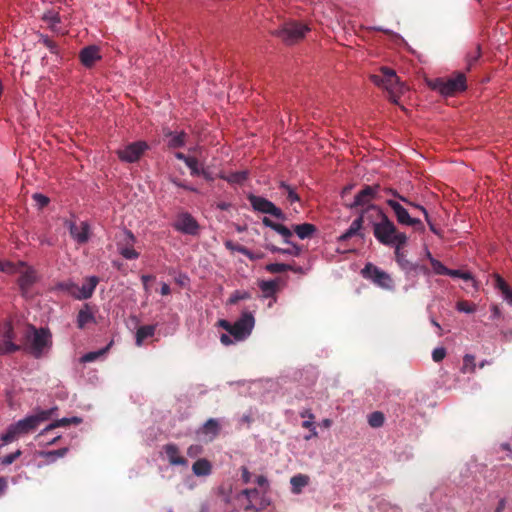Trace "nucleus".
I'll return each instance as SVG.
<instances>
[{
	"mask_svg": "<svg viewBox=\"0 0 512 512\" xmlns=\"http://www.w3.org/2000/svg\"><path fill=\"white\" fill-rule=\"evenodd\" d=\"M56 410L57 407L49 409L37 408L32 414H28L23 419L10 424L6 431L0 435V440L3 442L2 445L10 444L20 437L33 432L41 423L49 420Z\"/></svg>",
	"mask_w": 512,
	"mask_h": 512,
	"instance_id": "f257e3e1",
	"label": "nucleus"
},
{
	"mask_svg": "<svg viewBox=\"0 0 512 512\" xmlns=\"http://www.w3.org/2000/svg\"><path fill=\"white\" fill-rule=\"evenodd\" d=\"M374 215L378 221H371L373 235L376 240L386 246L396 247L397 245H405L408 237L404 232L397 230L396 225L384 213L379 206H373Z\"/></svg>",
	"mask_w": 512,
	"mask_h": 512,
	"instance_id": "f03ea898",
	"label": "nucleus"
},
{
	"mask_svg": "<svg viewBox=\"0 0 512 512\" xmlns=\"http://www.w3.org/2000/svg\"><path fill=\"white\" fill-rule=\"evenodd\" d=\"M27 351L36 359L46 356L52 348V333L48 328L29 326L26 332Z\"/></svg>",
	"mask_w": 512,
	"mask_h": 512,
	"instance_id": "7ed1b4c3",
	"label": "nucleus"
},
{
	"mask_svg": "<svg viewBox=\"0 0 512 512\" xmlns=\"http://www.w3.org/2000/svg\"><path fill=\"white\" fill-rule=\"evenodd\" d=\"M255 326V318L252 312L244 311L241 316L232 325V338L227 334H222L220 342L229 346L247 339Z\"/></svg>",
	"mask_w": 512,
	"mask_h": 512,
	"instance_id": "20e7f679",
	"label": "nucleus"
},
{
	"mask_svg": "<svg viewBox=\"0 0 512 512\" xmlns=\"http://www.w3.org/2000/svg\"><path fill=\"white\" fill-rule=\"evenodd\" d=\"M380 185H366L361 189L354 197V201L348 205V208L355 209L357 207H363L364 210L361 212L363 218L369 213L374 214L375 206L372 202L379 199Z\"/></svg>",
	"mask_w": 512,
	"mask_h": 512,
	"instance_id": "39448f33",
	"label": "nucleus"
},
{
	"mask_svg": "<svg viewBox=\"0 0 512 512\" xmlns=\"http://www.w3.org/2000/svg\"><path fill=\"white\" fill-rule=\"evenodd\" d=\"M361 275L363 278L371 281L381 289L388 291H392L394 289V283L391 276L370 262L365 264L361 270Z\"/></svg>",
	"mask_w": 512,
	"mask_h": 512,
	"instance_id": "423d86ee",
	"label": "nucleus"
},
{
	"mask_svg": "<svg viewBox=\"0 0 512 512\" xmlns=\"http://www.w3.org/2000/svg\"><path fill=\"white\" fill-rule=\"evenodd\" d=\"M17 274H19L17 282L22 296L30 298L32 296L31 288L38 280L36 270L25 262L20 261V269Z\"/></svg>",
	"mask_w": 512,
	"mask_h": 512,
	"instance_id": "0eeeda50",
	"label": "nucleus"
},
{
	"mask_svg": "<svg viewBox=\"0 0 512 512\" xmlns=\"http://www.w3.org/2000/svg\"><path fill=\"white\" fill-rule=\"evenodd\" d=\"M247 199L254 211L263 214H270L279 220L286 219V216L283 213V211L270 200L262 196H256L254 194H249L247 196Z\"/></svg>",
	"mask_w": 512,
	"mask_h": 512,
	"instance_id": "6e6552de",
	"label": "nucleus"
},
{
	"mask_svg": "<svg viewBox=\"0 0 512 512\" xmlns=\"http://www.w3.org/2000/svg\"><path fill=\"white\" fill-rule=\"evenodd\" d=\"M308 30L309 28L306 25L296 22H289L277 30L276 35L286 44H294L301 40Z\"/></svg>",
	"mask_w": 512,
	"mask_h": 512,
	"instance_id": "1a4fd4ad",
	"label": "nucleus"
},
{
	"mask_svg": "<svg viewBox=\"0 0 512 512\" xmlns=\"http://www.w3.org/2000/svg\"><path fill=\"white\" fill-rule=\"evenodd\" d=\"M136 238L134 234L124 229L116 242L118 253L127 260H135L139 257V253L134 249Z\"/></svg>",
	"mask_w": 512,
	"mask_h": 512,
	"instance_id": "9d476101",
	"label": "nucleus"
},
{
	"mask_svg": "<svg viewBox=\"0 0 512 512\" xmlns=\"http://www.w3.org/2000/svg\"><path fill=\"white\" fill-rule=\"evenodd\" d=\"M465 77L463 74H459L454 78H449L447 80L437 79L433 84V89L437 90L440 94L444 96L453 95L456 92H460L465 90Z\"/></svg>",
	"mask_w": 512,
	"mask_h": 512,
	"instance_id": "9b49d317",
	"label": "nucleus"
},
{
	"mask_svg": "<svg viewBox=\"0 0 512 512\" xmlns=\"http://www.w3.org/2000/svg\"><path fill=\"white\" fill-rule=\"evenodd\" d=\"M147 149L148 144L145 141H136L118 149L116 154L122 162L134 163L141 158Z\"/></svg>",
	"mask_w": 512,
	"mask_h": 512,
	"instance_id": "f8f14e48",
	"label": "nucleus"
},
{
	"mask_svg": "<svg viewBox=\"0 0 512 512\" xmlns=\"http://www.w3.org/2000/svg\"><path fill=\"white\" fill-rule=\"evenodd\" d=\"M371 79L373 83L377 86H381L387 90H389L392 94H395L401 91V86L399 84V79L394 70L384 67L382 68L381 75H372Z\"/></svg>",
	"mask_w": 512,
	"mask_h": 512,
	"instance_id": "ddd939ff",
	"label": "nucleus"
},
{
	"mask_svg": "<svg viewBox=\"0 0 512 512\" xmlns=\"http://www.w3.org/2000/svg\"><path fill=\"white\" fill-rule=\"evenodd\" d=\"M173 228L182 234L191 236L197 235L200 230L197 220L188 212H181L176 216Z\"/></svg>",
	"mask_w": 512,
	"mask_h": 512,
	"instance_id": "4468645a",
	"label": "nucleus"
},
{
	"mask_svg": "<svg viewBox=\"0 0 512 512\" xmlns=\"http://www.w3.org/2000/svg\"><path fill=\"white\" fill-rule=\"evenodd\" d=\"M65 226L68 228L70 236L77 244H85L90 239L91 228L87 221L76 222L66 220Z\"/></svg>",
	"mask_w": 512,
	"mask_h": 512,
	"instance_id": "2eb2a0df",
	"label": "nucleus"
},
{
	"mask_svg": "<svg viewBox=\"0 0 512 512\" xmlns=\"http://www.w3.org/2000/svg\"><path fill=\"white\" fill-rule=\"evenodd\" d=\"M14 333L9 322L4 323L0 328V355L12 353L20 349V346L13 342Z\"/></svg>",
	"mask_w": 512,
	"mask_h": 512,
	"instance_id": "dca6fc26",
	"label": "nucleus"
},
{
	"mask_svg": "<svg viewBox=\"0 0 512 512\" xmlns=\"http://www.w3.org/2000/svg\"><path fill=\"white\" fill-rule=\"evenodd\" d=\"M98 283L99 278L97 276H89L81 287L76 285L74 298L78 300L89 299L93 295Z\"/></svg>",
	"mask_w": 512,
	"mask_h": 512,
	"instance_id": "f3484780",
	"label": "nucleus"
},
{
	"mask_svg": "<svg viewBox=\"0 0 512 512\" xmlns=\"http://www.w3.org/2000/svg\"><path fill=\"white\" fill-rule=\"evenodd\" d=\"M163 450L166 454L168 462L172 466H184V467L188 466V461L183 456L180 455L179 449L175 444H173V443L166 444L163 447Z\"/></svg>",
	"mask_w": 512,
	"mask_h": 512,
	"instance_id": "a211bd4d",
	"label": "nucleus"
},
{
	"mask_svg": "<svg viewBox=\"0 0 512 512\" xmlns=\"http://www.w3.org/2000/svg\"><path fill=\"white\" fill-rule=\"evenodd\" d=\"M404 245H397L394 247L395 259L401 270H403L406 274L416 272L418 269V264L409 261L406 258L404 252L401 251Z\"/></svg>",
	"mask_w": 512,
	"mask_h": 512,
	"instance_id": "6ab92c4d",
	"label": "nucleus"
},
{
	"mask_svg": "<svg viewBox=\"0 0 512 512\" xmlns=\"http://www.w3.org/2000/svg\"><path fill=\"white\" fill-rule=\"evenodd\" d=\"M100 58L99 48L95 45L87 46L80 52V60L85 67H91Z\"/></svg>",
	"mask_w": 512,
	"mask_h": 512,
	"instance_id": "aec40b11",
	"label": "nucleus"
},
{
	"mask_svg": "<svg viewBox=\"0 0 512 512\" xmlns=\"http://www.w3.org/2000/svg\"><path fill=\"white\" fill-rule=\"evenodd\" d=\"M402 201L397 199H387L386 204L392 209L396 217L397 222L403 225L405 220L409 219L408 210L401 204Z\"/></svg>",
	"mask_w": 512,
	"mask_h": 512,
	"instance_id": "412c9836",
	"label": "nucleus"
},
{
	"mask_svg": "<svg viewBox=\"0 0 512 512\" xmlns=\"http://www.w3.org/2000/svg\"><path fill=\"white\" fill-rule=\"evenodd\" d=\"M95 315L91 310L89 304H84V306L79 310L76 323L79 329H84L87 324L95 323Z\"/></svg>",
	"mask_w": 512,
	"mask_h": 512,
	"instance_id": "4be33fe9",
	"label": "nucleus"
},
{
	"mask_svg": "<svg viewBox=\"0 0 512 512\" xmlns=\"http://www.w3.org/2000/svg\"><path fill=\"white\" fill-rule=\"evenodd\" d=\"M187 134L183 131H169L165 133V139L169 148H181L186 143Z\"/></svg>",
	"mask_w": 512,
	"mask_h": 512,
	"instance_id": "5701e85b",
	"label": "nucleus"
},
{
	"mask_svg": "<svg viewBox=\"0 0 512 512\" xmlns=\"http://www.w3.org/2000/svg\"><path fill=\"white\" fill-rule=\"evenodd\" d=\"M363 221V214H360L356 219L352 221L349 228L337 238L338 242H345L351 237L359 234L363 225Z\"/></svg>",
	"mask_w": 512,
	"mask_h": 512,
	"instance_id": "b1692460",
	"label": "nucleus"
},
{
	"mask_svg": "<svg viewBox=\"0 0 512 512\" xmlns=\"http://www.w3.org/2000/svg\"><path fill=\"white\" fill-rule=\"evenodd\" d=\"M81 418H78V417H64L62 419H59V420H56L52 423H50L49 425H47L43 430L40 431V433L38 434V437H42L44 435H46L50 430L54 429V428H57V427H61V426H67L71 423H74V424H79L81 423Z\"/></svg>",
	"mask_w": 512,
	"mask_h": 512,
	"instance_id": "393cba45",
	"label": "nucleus"
},
{
	"mask_svg": "<svg viewBox=\"0 0 512 512\" xmlns=\"http://www.w3.org/2000/svg\"><path fill=\"white\" fill-rule=\"evenodd\" d=\"M259 288L263 293V297L265 298H273V302L269 303V307L276 301L275 293L277 291V281L276 280H265L259 283Z\"/></svg>",
	"mask_w": 512,
	"mask_h": 512,
	"instance_id": "a878e982",
	"label": "nucleus"
},
{
	"mask_svg": "<svg viewBox=\"0 0 512 512\" xmlns=\"http://www.w3.org/2000/svg\"><path fill=\"white\" fill-rule=\"evenodd\" d=\"M316 231V226L311 223L297 224L294 226V232L302 240L312 237Z\"/></svg>",
	"mask_w": 512,
	"mask_h": 512,
	"instance_id": "bb28decb",
	"label": "nucleus"
},
{
	"mask_svg": "<svg viewBox=\"0 0 512 512\" xmlns=\"http://www.w3.org/2000/svg\"><path fill=\"white\" fill-rule=\"evenodd\" d=\"M495 287L501 291L503 300L512 306V289L500 275L495 277Z\"/></svg>",
	"mask_w": 512,
	"mask_h": 512,
	"instance_id": "cd10ccee",
	"label": "nucleus"
},
{
	"mask_svg": "<svg viewBox=\"0 0 512 512\" xmlns=\"http://www.w3.org/2000/svg\"><path fill=\"white\" fill-rule=\"evenodd\" d=\"M218 177L227 181L230 184H242L248 178V171L247 170L237 171V172L230 173L229 175L220 173V174H218Z\"/></svg>",
	"mask_w": 512,
	"mask_h": 512,
	"instance_id": "c85d7f7f",
	"label": "nucleus"
},
{
	"mask_svg": "<svg viewBox=\"0 0 512 512\" xmlns=\"http://www.w3.org/2000/svg\"><path fill=\"white\" fill-rule=\"evenodd\" d=\"M219 430V422L216 419L211 418L203 424L201 433L209 436V439L212 440L218 435Z\"/></svg>",
	"mask_w": 512,
	"mask_h": 512,
	"instance_id": "c756f323",
	"label": "nucleus"
},
{
	"mask_svg": "<svg viewBox=\"0 0 512 512\" xmlns=\"http://www.w3.org/2000/svg\"><path fill=\"white\" fill-rule=\"evenodd\" d=\"M42 20L45 21L49 28L54 32H61L58 28V24L60 23L59 13L53 10L46 11L42 15Z\"/></svg>",
	"mask_w": 512,
	"mask_h": 512,
	"instance_id": "7c9ffc66",
	"label": "nucleus"
},
{
	"mask_svg": "<svg viewBox=\"0 0 512 512\" xmlns=\"http://www.w3.org/2000/svg\"><path fill=\"white\" fill-rule=\"evenodd\" d=\"M155 333V326L153 325H145V326H141L137 329V332H136V345L138 347L142 346L143 345V342L145 339L149 338V337H152Z\"/></svg>",
	"mask_w": 512,
	"mask_h": 512,
	"instance_id": "2f4dec72",
	"label": "nucleus"
},
{
	"mask_svg": "<svg viewBox=\"0 0 512 512\" xmlns=\"http://www.w3.org/2000/svg\"><path fill=\"white\" fill-rule=\"evenodd\" d=\"M192 471L196 476H208L211 473V464L206 459H199L193 464Z\"/></svg>",
	"mask_w": 512,
	"mask_h": 512,
	"instance_id": "473e14b6",
	"label": "nucleus"
},
{
	"mask_svg": "<svg viewBox=\"0 0 512 512\" xmlns=\"http://www.w3.org/2000/svg\"><path fill=\"white\" fill-rule=\"evenodd\" d=\"M292 491L300 493L302 488L309 483V477L303 474H297L290 479Z\"/></svg>",
	"mask_w": 512,
	"mask_h": 512,
	"instance_id": "72a5a7b5",
	"label": "nucleus"
},
{
	"mask_svg": "<svg viewBox=\"0 0 512 512\" xmlns=\"http://www.w3.org/2000/svg\"><path fill=\"white\" fill-rule=\"evenodd\" d=\"M53 290L55 291H63L68 293L74 298L75 290H76V284L72 280H66L62 282H58L54 287Z\"/></svg>",
	"mask_w": 512,
	"mask_h": 512,
	"instance_id": "f704fd0d",
	"label": "nucleus"
},
{
	"mask_svg": "<svg viewBox=\"0 0 512 512\" xmlns=\"http://www.w3.org/2000/svg\"><path fill=\"white\" fill-rule=\"evenodd\" d=\"M279 188L284 191V193L287 195V199L291 203L300 201V197L293 186L287 184L284 181H281L279 184Z\"/></svg>",
	"mask_w": 512,
	"mask_h": 512,
	"instance_id": "c9c22d12",
	"label": "nucleus"
},
{
	"mask_svg": "<svg viewBox=\"0 0 512 512\" xmlns=\"http://www.w3.org/2000/svg\"><path fill=\"white\" fill-rule=\"evenodd\" d=\"M108 349H109V345L107 347H105V348L100 349V350L91 351V352L85 353L83 356H81L80 362L81 363L94 362L98 358L103 356L107 352Z\"/></svg>",
	"mask_w": 512,
	"mask_h": 512,
	"instance_id": "e433bc0d",
	"label": "nucleus"
},
{
	"mask_svg": "<svg viewBox=\"0 0 512 512\" xmlns=\"http://www.w3.org/2000/svg\"><path fill=\"white\" fill-rule=\"evenodd\" d=\"M385 417L382 412L375 411L368 416V424L373 428H379L384 424Z\"/></svg>",
	"mask_w": 512,
	"mask_h": 512,
	"instance_id": "4c0bfd02",
	"label": "nucleus"
},
{
	"mask_svg": "<svg viewBox=\"0 0 512 512\" xmlns=\"http://www.w3.org/2000/svg\"><path fill=\"white\" fill-rule=\"evenodd\" d=\"M67 448H60L58 450L47 451L41 453V456L45 457L48 463L55 462L57 459L63 457L67 453Z\"/></svg>",
	"mask_w": 512,
	"mask_h": 512,
	"instance_id": "58836bf2",
	"label": "nucleus"
},
{
	"mask_svg": "<svg viewBox=\"0 0 512 512\" xmlns=\"http://www.w3.org/2000/svg\"><path fill=\"white\" fill-rule=\"evenodd\" d=\"M67 448H60L58 450L47 451L41 453V456L45 457L48 463L55 462L57 459L63 457L67 453Z\"/></svg>",
	"mask_w": 512,
	"mask_h": 512,
	"instance_id": "ea45409f",
	"label": "nucleus"
},
{
	"mask_svg": "<svg viewBox=\"0 0 512 512\" xmlns=\"http://www.w3.org/2000/svg\"><path fill=\"white\" fill-rule=\"evenodd\" d=\"M242 494L248 499L249 503L245 506V510L246 511H249V510H256L258 511L259 508H257L252 502H251V499L258 496L259 494V491L256 489V488H252V489H244L242 491Z\"/></svg>",
	"mask_w": 512,
	"mask_h": 512,
	"instance_id": "a19ab883",
	"label": "nucleus"
},
{
	"mask_svg": "<svg viewBox=\"0 0 512 512\" xmlns=\"http://www.w3.org/2000/svg\"><path fill=\"white\" fill-rule=\"evenodd\" d=\"M265 269L270 273L277 274L288 271V269H293V266L284 263H270L266 265Z\"/></svg>",
	"mask_w": 512,
	"mask_h": 512,
	"instance_id": "79ce46f5",
	"label": "nucleus"
},
{
	"mask_svg": "<svg viewBox=\"0 0 512 512\" xmlns=\"http://www.w3.org/2000/svg\"><path fill=\"white\" fill-rule=\"evenodd\" d=\"M20 269V262L12 263L9 261H0V271L8 274H17Z\"/></svg>",
	"mask_w": 512,
	"mask_h": 512,
	"instance_id": "37998d69",
	"label": "nucleus"
},
{
	"mask_svg": "<svg viewBox=\"0 0 512 512\" xmlns=\"http://www.w3.org/2000/svg\"><path fill=\"white\" fill-rule=\"evenodd\" d=\"M430 263L432 265L433 271L437 275H448L449 268L444 266L439 260L430 257Z\"/></svg>",
	"mask_w": 512,
	"mask_h": 512,
	"instance_id": "c03bdc74",
	"label": "nucleus"
},
{
	"mask_svg": "<svg viewBox=\"0 0 512 512\" xmlns=\"http://www.w3.org/2000/svg\"><path fill=\"white\" fill-rule=\"evenodd\" d=\"M475 370V357L471 354H466L463 358L462 371L464 373L474 372Z\"/></svg>",
	"mask_w": 512,
	"mask_h": 512,
	"instance_id": "a18cd8bd",
	"label": "nucleus"
},
{
	"mask_svg": "<svg viewBox=\"0 0 512 512\" xmlns=\"http://www.w3.org/2000/svg\"><path fill=\"white\" fill-rule=\"evenodd\" d=\"M290 245L289 248H282L281 254L292 255L298 257L302 253V248L294 242L287 243Z\"/></svg>",
	"mask_w": 512,
	"mask_h": 512,
	"instance_id": "49530a36",
	"label": "nucleus"
},
{
	"mask_svg": "<svg viewBox=\"0 0 512 512\" xmlns=\"http://www.w3.org/2000/svg\"><path fill=\"white\" fill-rule=\"evenodd\" d=\"M22 455L21 450H16L13 453L7 454L0 458V464L3 466H8L12 464L17 458H19Z\"/></svg>",
	"mask_w": 512,
	"mask_h": 512,
	"instance_id": "de8ad7c7",
	"label": "nucleus"
},
{
	"mask_svg": "<svg viewBox=\"0 0 512 512\" xmlns=\"http://www.w3.org/2000/svg\"><path fill=\"white\" fill-rule=\"evenodd\" d=\"M274 231L277 232L279 235H281L283 237L284 243H290L291 242L290 238L292 237V232L286 226H284L282 224H278V226H276V229Z\"/></svg>",
	"mask_w": 512,
	"mask_h": 512,
	"instance_id": "09e8293b",
	"label": "nucleus"
},
{
	"mask_svg": "<svg viewBox=\"0 0 512 512\" xmlns=\"http://www.w3.org/2000/svg\"><path fill=\"white\" fill-rule=\"evenodd\" d=\"M186 166L190 169V174L192 176H200L201 168L199 167V162L196 158L191 157L187 161Z\"/></svg>",
	"mask_w": 512,
	"mask_h": 512,
	"instance_id": "8fccbe9b",
	"label": "nucleus"
},
{
	"mask_svg": "<svg viewBox=\"0 0 512 512\" xmlns=\"http://www.w3.org/2000/svg\"><path fill=\"white\" fill-rule=\"evenodd\" d=\"M32 198L35 202V205L38 207V209H42L49 203V198L41 193H34L32 195Z\"/></svg>",
	"mask_w": 512,
	"mask_h": 512,
	"instance_id": "3c124183",
	"label": "nucleus"
},
{
	"mask_svg": "<svg viewBox=\"0 0 512 512\" xmlns=\"http://www.w3.org/2000/svg\"><path fill=\"white\" fill-rule=\"evenodd\" d=\"M448 276L453 278H461L465 281L472 280V275L469 272H464L458 269H449Z\"/></svg>",
	"mask_w": 512,
	"mask_h": 512,
	"instance_id": "603ef678",
	"label": "nucleus"
},
{
	"mask_svg": "<svg viewBox=\"0 0 512 512\" xmlns=\"http://www.w3.org/2000/svg\"><path fill=\"white\" fill-rule=\"evenodd\" d=\"M456 308L459 312L465 313V314H471L475 312V306L471 305L470 303L466 301H460L457 303Z\"/></svg>",
	"mask_w": 512,
	"mask_h": 512,
	"instance_id": "864d4df0",
	"label": "nucleus"
},
{
	"mask_svg": "<svg viewBox=\"0 0 512 512\" xmlns=\"http://www.w3.org/2000/svg\"><path fill=\"white\" fill-rule=\"evenodd\" d=\"M302 426L304 428L309 429L310 431H313V434H309V435L305 436L306 440H310L311 438L317 436L316 426H315V424L313 422V419L304 420L303 423H302Z\"/></svg>",
	"mask_w": 512,
	"mask_h": 512,
	"instance_id": "5fc2aeb1",
	"label": "nucleus"
},
{
	"mask_svg": "<svg viewBox=\"0 0 512 512\" xmlns=\"http://www.w3.org/2000/svg\"><path fill=\"white\" fill-rule=\"evenodd\" d=\"M249 293L248 292H241V291H235L229 298V303L230 304H235L237 303L238 301L240 300H244V299H247L249 298Z\"/></svg>",
	"mask_w": 512,
	"mask_h": 512,
	"instance_id": "6e6d98bb",
	"label": "nucleus"
},
{
	"mask_svg": "<svg viewBox=\"0 0 512 512\" xmlns=\"http://www.w3.org/2000/svg\"><path fill=\"white\" fill-rule=\"evenodd\" d=\"M445 356H446V350L444 347H437L432 352V359L435 362L442 361L445 358Z\"/></svg>",
	"mask_w": 512,
	"mask_h": 512,
	"instance_id": "4d7b16f0",
	"label": "nucleus"
},
{
	"mask_svg": "<svg viewBox=\"0 0 512 512\" xmlns=\"http://www.w3.org/2000/svg\"><path fill=\"white\" fill-rule=\"evenodd\" d=\"M481 55L480 46L475 48V51L467 55V63L469 68L479 59Z\"/></svg>",
	"mask_w": 512,
	"mask_h": 512,
	"instance_id": "13d9d810",
	"label": "nucleus"
},
{
	"mask_svg": "<svg viewBox=\"0 0 512 512\" xmlns=\"http://www.w3.org/2000/svg\"><path fill=\"white\" fill-rule=\"evenodd\" d=\"M225 247L230 250V251H235V252H239V253H245V248L244 246L242 245H239V244H235L234 242H232L231 240H227L225 242Z\"/></svg>",
	"mask_w": 512,
	"mask_h": 512,
	"instance_id": "bf43d9fd",
	"label": "nucleus"
},
{
	"mask_svg": "<svg viewBox=\"0 0 512 512\" xmlns=\"http://www.w3.org/2000/svg\"><path fill=\"white\" fill-rule=\"evenodd\" d=\"M423 215H424V218H425V221L427 222L428 226H429V229L432 233L436 234V235H439V230L435 227V225L432 223L431 219H430V216H429V213L426 209H423Z\"/></svg>",
	"mask_w": 512,
	"mask_h": 512,
	"instance_id": "052dcab7",
	"label": "nucleus"
},
{
	"mask_svg": "<svg viewBox=\"0 0 512 512\" xmlns=\"http://www.w3.org/2000/svg\"><path fill=\"white\" fill-rule=\"evenodd\" d=\"M202 451V448L200 445H191L187 449V455L191 458L197 457Z\"/></svg>",
	"mask_w": 512,
	"mask_h": 512,
	"instance_id": "680f3d73",
	"label": "nucleus"
},
{
	"mask_svg": "<svg viewBox=\"0 0 512 512\" xmlns=\"http://www.w3.org/2000/svg\"><path fill=\"white\" fill-rule=\"evenodd\" d=\"M246 257H248L250 260H259L263 258L264 254L262 252H252L248 248H245V253H242Z\"/></svg>",
	"mask_w": 512,
	"mask_h": 512,
	"instance_id": "e2e57ef3",
	"label": "nucleus"
},
{
	"mask_svg": "<svg viewBox=\"0 0 512 512\" xmlns=\"http://www.w3.org/2000/svg\"><path fill=\"white\" fill-rule=\"evenodd\" d=\"M403 225L405 226H414V227H420L421 229H423V224L421 222L420 219L418 218H413L409 215V219L408 220H405V222L403 223Z\"/></svg>",
	"mask_w": 512,
	"mask_h": 512,
	"instance_id": "0e129e2a",
	"label": "nucleus"
},
{
	"mask_svg": "<svg viewBox=\"0 0 512 512\" xmlns=\"http://www.w3.org/2000/svg\"><path fill=\"white\" fill-rule=\"evenodd\" d=\"M400 201H402L403 203H405L406 205L410 206V207H413L415 209H418L419 211H421L423 213V209H426L424 206L418 204V203H415L413 201H410L408 198L406 197H400Z\"/></svg>",
	"mask_w": 512,
	"mask_h": 512,
	"instance_id": "69168bd1",
	"label": "nucleus"
},
{
	"mask_svg": "<svg viewBox=\"0 0 512 512\" xmlns=\"http://www.w3.org/2000/svg\"><path fill=\"white\" fill-rule=\"evenodd\" d=\"M232 325L233 324H231L229 321L224 320V319L219 321V326L222 327L224 330H226L229 333L228 335L231 337H232Z\"/></svg>",
	"mask_w": 512,
	"mask_h": 512,
	"instance_id": "338daca9",
	"label": "nucleus"
},
{
	"mask_svg": "<svg viewBox=\"0 0 512 512\" xmlns=\"http://www.w3.org/2000/svg\"><path fill=\"white\" fill-rule=\"evenodd\" d=\"M200 176H202L207 181H213L215 179V176L212 172L208 171L205 168H201Z\"/></svg>",
	"mask_w": 512,
	"mask_h": 512,
	"instance_id": "774afa93",
	"label": "nucleus"
}]
</instances>
